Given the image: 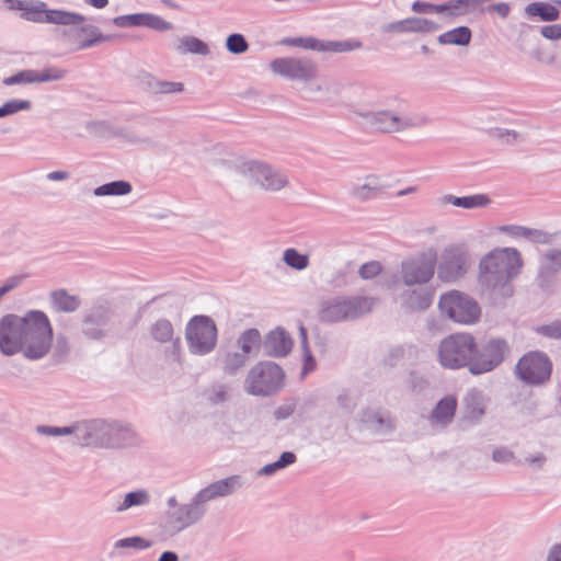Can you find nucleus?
<instances>
[{
  "label": "nucleus",
  "instance_id": "nucleus-1",
  "mask_svg": "<svg viewBox=\"0 0 561 561\" xmlns=\"http://www.w3.org/2000/svg\"><path fill=\"white\" fill-rule=\"evenodd\" d=\"M522 265L520 253L516 249H495L480 261L479 285L494 298H510L514 291L511 283L519 274Z\"/></svg>",
  "mask_w": 561,
  "mask_h": 561
},
{
  "label": "nucleus",
  "instance_id": "nucleus-2",
  "mask_svg": "<svg viewBox=\"0 0 561 561\" xmlns=\"http://www.w3.org/2000/svg\"><path fill=\"white\" fill-rule=\"evenodd\" d=\"M75 444L102 449L125 448L137 444V435L127 423L89 419L75 422Z\"/></svg>",
  "mask_w": 561,
  "mask_h": 561
},
{
  "label": "nucleus",
  "instance_id": "nucleus-3",
  "mask_svg": "<svg viewBox=\"0 0 561 561\" xmlns=\"http://www.w3.org/2000/svg\"><path fill=\"white\" fill-rule=\"evenodd\" d=\"M53 336V327L47 314L41 310H30L19 353L30 360H39L49 353Z\"/></svg>",
  "mask_w": 561,
  "mask_h": 561
},
{
  "label": "nucleus",
  "instance_id": "nucleus-4",
  "mask_svg": "<svg viewBox=\"0 0 561 561\" xmlns=\"http://www.w3.org/2000/svg\"><path fill=\"white\" fill-rule=\"evenodd\" d=\"M285 385L283 368L271 360L256 363L247 374L244 391L255 397H271L279 392Z\"/></svg>",
  "mask_w": 561,
  "mask_h": 561
},
{
  "label": "nucleus",
  "instance_id": "nucleus-5",
  "mask_svg": "<svg viewBox=\"0 0 561 561\" xmlns=\"http://www.w3.org/2000/svg\"><path fill=\"white\" fill-rule=\"evenodd\" d=\"M373 308V300L367 297H335L321 302L319 320L325 323L352 321Z\"/></svg>",
  "mask_w": 561,
  "mask_h": 561
},
{
  "label": "nucleus",
  "instance_id": "nucleus-6",
  "mask_svg": "<svg viewBox=\"0 0 561 561\" xmlns=\"http://www.w3.org/2000/svg\"><path fill=\"white\" fill-rule=\"evenodd\" d=\"M359 115L373 129L385 134L421 128L432 123V119L424 114L407 116L390 110L364 112Z\"/></svg>",
  "mask_w": 561,
  "mask_h": 561
},
{
  "label": "nucleus",
  "instance_id": "nucleus-7",
  "mask_svg": "<svg viewBox=\"0 0 561 561\" xmlns=\"http://www.w3.org/2000/svg\"><path fill=\"white\" fill-rule=\"evenodd\" d=\"M476 351V340L469 333H456L445 337L438 347L442 366L458 369L470 366Z\"/></svg>",
  "mask_w": 561,
  "mask_h": 561
},
{
  "label": "nucleus",
  "instance_id": "nucleus-8",
  "mask_svg": "<svg viewBox=\"0 0 561 561\" xmlns=\"http://www.w3.org/2000/svg\"><path fill=\"white\" fill-rule=\"evenodd\" d=\"M217 325L210 317L194 316L185 328L188 351L198 356L211 353L217 344Z\"/></svg>",
  "mask_w": 561,
  "mask_h": 561
},
{
  "label": "nucleus",
  "instance_id": "nucleus-9",
  "mask_svg": "<svg viewBox=\"0 0 561 561\" xmlns=\"http://www.w3.org/2000/svg\"><path fill=\"white\" fill-rule=\"evenodd\" d=\"M438 308L448 319L462 324L476 323L481 314L479 304L469 295L458 290L443 294Z\"/></svg>",
  "mask_w": 561,
  "mask_h": 561
},
{
  "label": "nucleus",
  "instance_id": "nucleus-10",
  "mask_svg": "<svg viewBox=\"0 0 561 561\" xmlns=\"http://www.w3.org/2000/svg\"><path fill=\"white\" fill-rule=\"evenodd\" d=\"M514 373L525 385L541 386L550 379L552 363L543 352H528L519 358Z\"/></svg>",
  "mask_w": 561,
  "mask_h": 561
},
{
  "label": "nucleus",
  "instance_id": "nucleus-11",
  "mask_svg": "<svg viewBox=\"0 0 561 561\" xmlns=\"http://www.w3.org/2000/svg\"><path fill=\"white\" fill-rule=\"evenodd\" d=\"M510 352L511 348L506 340L502 337L489 339L480 347L476 345L469 371L472 375L490 373L504 362Z\"/></svg>",
  "mask_w": 561,
  "mask_h": 561
},
{
  "label": "nucleus",
  "instance_id": "nucleus-12",
  "mask_svg": "<svg viewBox=\"0 0 561 561\" xmlns=\"http://www.w3.org/2000/svg\"><path fill=\"white\" fill-rule=\"evenodd\" d=\"M207 506L195 494L188 503L164 513V528L168 534L176 535L198 524L206 515Z\"/></svg>",
  "mask_w": 561,
  "mask_h": 561
},
{
  "label": "nucleus",
  "instance_id": "nucleus-13",
  "mask_svg": "<svg viewBox=\"0 0 561 561\" xmlns=\"http://www.w3.org/2000/svg\"><path fill=\"white\" fill-rule=\"evenodd\" d=\"M437 254L430 250L416 257L402 262L401 279L408 287L426 285L434 276Z\"/></svg>",
  "mask_w": 561,
  "mask_h": 561
},
{
  "label": "nucleus",
  "instance_id": "nucleus-14",
  "mask_svg": "<svg viewBox=\"0 0 561 561\" xmlns=\"http://www.w3.org/2000/svg\"><path fill=\"white\" fill-rule=\"evenodd\" d=\"M241 173L254 184L271 192H277L289 183L287 175L280 170L259 161H249L241 165Z\"/></svg>",
  "mask_w": 561,
  "mask_h": 561
},
{
  "label": "nucleus",
  "instance_id": "nucleus-15",
  "mask_svg": "<svg viewBox=\"0 0 561 561\" xmlns=\"http://www.w3.org/2000/svg\"><path fill=\"white\" fill-rule=\"evenodd\" d=\"M271 70L288 80L310 82L318 76V67L309 58L280 57L272 60Z\"/></svg>",
  "mask_w": 561,
  "mask_h": 561
},
{
  "label": "nucleus",
  "instance_id": "nucleus-16",
  "mask_svg": "<svg viewBox=\"0 0 561 561\" xmlns=\"http://www.w3.org/2000/svg\"><path fill=\"white\" fill-rule=\"evenodd\" d=\"M28 311L23 316L8 313L0 319V352L5 356L19 354Z\"/></svg>",
  "mask_w": 561,
  "mask_h": 561
},
{
  "label": "nucleus",
  "instance_id": "nucleus-17",
  "mask_svg": "<svg viewBox=\"0 0 561 561\" xmlns=\"http://www.w3.org/2000/svg\"><path fill=\"white\" fill-rule=\"evenodd\" d=\"M21 19L34 23L75 24L83 21L82 14L65 10H50L39 0H30Z\"/></svg>",
  "mask_w": 561,
  "mask_h": 561
},
{
  "label": "nucleus",
  "instance_id": "nucleus-18",
  "mask_svg": "<svg viewBox=\"0 0 561 561\" xmlns=\"http://www.w3.org/2000/svg\"><path fill=\"white\" fill-rule=\"evenodd\" d=\"M470 265L469 254L460 247L444 250L437 266V277L442 282L453 283L462 277Z\"/></svg>",
  "mask_w": 561,
  "mask_h": 561
},
{
  "label": "nucleus",
  "instance_id": "nucleus-19",
  "mask_svg": "<svg viewBox=\"0 0 561 561\" xmlns=\"http://www.w3.org/2000/svg\"><path fill=\"white\" fill-rule=\"evenodd\" d=\"M489 398L482 390L469 389L462 398L460 422L470 426L478 425L486 413Z\"/></svg>",
  "mask_w": 561,
  "mask_h": 561
},
{
  "label": "nucleus",
  "instance_id": "nucleus-20",
  "mask_svg": "<svg viewBox=\"0 0 561 561\" xmlns=\"http://www.w3.org/2000/svg\"><path fill=\"white\" fill-rule=\"evenodd\" d=\"M83 21L75 24H62L64 26H70V28L64 31V35L68 38L79 42L80 49H87L98 45L99 43L110 41L111 35H103L99 27L87 23L88 18L82 15Z\"/></svg>",
  "mask_w": 561,
  "mask_h": 561
},
{
  "label": "nucleus",
  "instance_id": "nucleus-21",
  "mask_svg": "<svg viewBox=\"0 0 561 561\" xmlns=\"http://www.w3.org/2000/svg\"><path fill=\"white\" fill-rule=\"evenodd\" d=\"M149 333L152 340L159 344L171 343V347L167 351V355L176 363L181 362V337L174 335V328L170 320L165 318L158 319L150 325Z\"/></svg>",
  "mask_w": 561,
  "mask_h": 561
},
{
  "label": "nucleus",
  "instance_id": "nucleus-22",
  "mask_svg": "<svg viewBox=\"0 0 561 561\" xmlns=\"http://www.w3.org/2000/svg\"><path fill=\"white\" fill-rule=\"evenodd\" d=\"M440 28L436 22L425 19L411 16L403 20L390 22L381 26V31L388 34L405 33H434Z\"/></svg>",
  "mask_w": 561,
  "mask_h": 561
},
{
  "label": "nucleus",
  "instance_id": "nucleus-23",
  "mask_svg": "<svg viewBox=\"0 0 561 561\" xmlns=\"http://www.w3.org/2000/svg\"><path fill=\"white\" fill-rule=\"evenodd\" d=\"M294 342L290 334L282 327L270 331L263 339V354L268 357H286L293 348Z\"/></svg>",
  "mask_w": 561,
  "mask_h": 561
},
{
  "label": "nucleus",
  "instance_id": "nucleus-24",
  "mask_svg": "<svg viewBox=\"0 0 561 561\" xmlns=\"http://www.w3.org/2000/svg\"><path fill=\"white\" fill-rule=\"evenodd\" d=\"M435 289L431 286L409 288L400 295L401 307L409 312H421L428 309L434 300Z\"/></svg>",
  "mask_w": 561,
  "mask_h": 561
},
{
  "label": "nucleus",
  "instance_id": "nucleus-25",
  "mask_svg": "<svg viewBox=\"0 0 561 561\" xmlns=\"http://www.w3.org/2000/svg\"><path fill=\"white\" fill-rule=\"evenodd\" d=\"M113 24L122 28L135 26H146L154 31H169L172 28L170 22L152 13L119 15L113 19Z\"/></svg>",
  "mask_w": 561,
  "mask_h": 561
},
{
  "label": "nucleus",
  "instance_id": "nucleus-26",
  "mask_svg": "<svg viewBox=\"0 0 561 561\" xmlns=\"http://www.w3.org/2000/svg\"><path fill=\"white\" fill-rule=\"evenodd\" d=\"M242 484L243 481L240 476H230L208 484L207 486L199 490L196 494L204 503V505L207 506V503L213 500L231 495L238 489H240Z\"/></svg>",
  "mask_w": 561,
  "mask_h": 561
},
{
  "label": "nucleus",
  "instance_id": "nucleus-27",
  "mask_svg": "<svg viewBox=\"0 0 561 561\" xmlns=\"http://www.w3.org/2000/svg\"><path fill=\"white\" fill-rule=\"evenodd\" d=\"M360 47V43L346 41H322L312 36L306 37L305 49L314 51L344 53Z\"/></svg>",
  "mask_w": 561,
  "mask_h": 561
},
{
  "label": "nucleus",
  "instance_id": "nucleus-28",
  "mask_svg": "<svg viewBox=\"0 0 561 561\" xmlns=\"http://www.w3.org/2000/svg\"><path fill=\"white\" fill-rule=\"evenodd\" d=\"M458 402L455 396H446L440 399L431 413L434 423L446 426L451 423L456 414Z\"/></svg>",
  "mask_w": 561,
  "mask_h": 561
},
{
  "label": "nucleus",
  "instance_id": "nucleus-29",
  "mask_svg": "<svg viewBox=\"0 0 561 561\" xmlns=\"http://www.w3.org/2000/svg\"><path fill=\"white\" fill-rule=\"evenodd\" d=\"M51 308L56 312L71 313L81 306L79 296L70 295L66 289H56L49 294Z\"/></svg>",
  "mask_w": 561,
  "mask_h": 561
},
{
  "label": "nucleus",
  "instance_id": "nucleus-30",
  "mask_svg": "<svg viewBox=\"0 0 561 561\" xmlns=\"http://www.w3.org/2000/svg\"><path fill=\"white\" fill-rule=\"evenodd\" d=\"M151 502L150 493L145 489H138L131 492H128L124 495L123 500L117 503L114 508V512L117 514L137 510L140 507L148 506Z\"/></svg>",
  "mask_w": 561,
  "mask_h": 561
},
{
  "label": "nucleus",
  "instance_id": "nucleus-31",
  "mask_svg": "<svg viewBox=\"0 0 561 561\" xmlns=\"http://www.w3.org/2000/svg\"><path fill=\"white\" fill-rule=\"evenodd\" d=\"M443 204H450L465 209L484 208L491 204V198L486 194H474L468 196H455L446 194L440 198Z\"/></svg>",
  "mask_w": 561,
  "mask_h": 561
},
{
  "label": "nucleus",
  "instance_id": "nucleus-32",
  "mask_svg": "<svg viewBox=\"0 0 561 561\" xmlns=\"http://www.w3.org/2000/svg\"><path fill=\"white\" fill-rule=\"evenodd\" d=\"M524 12L527 18H538L543 22H554L560 18V10L552 3L543 1L528 3Z\"/></svg>",
  "mask_w": 561,
  "mask_h": 561
},
{
  "label": "nucleus",
  "instance_id": "nucleus-33",
  "mask_svg": "<svg viewBox=\"0 0 561 561\" xmlns=\"http://www.w3.org/2000/svg\"><path fill=\"white\" fill-rule=\"evenodd\" d=\"M472 38V32L468 26H457L437 37L440 45L468 46Z\"/></svg>",
  "mask_w": 561,
  "mask_h": 561
},
{
  "label": "nucleus",
  "instance_id": "nucleus-34",
  "mask_svg": "<svg viewBox=\"0 0 561 561\" xmlns=\"http://www.w3.org/2000/svg\"><path fill=\"white\" fill-rule=\"evenodd\" d=\"M145 85L147 91L152 94H173L184 90L181 82L159 80L152 76L146 77Z\"/></svg>",
  "mask_w": 561,
  "mask_h": 561
},
{
  "label": "nucleus",
  "instance_id": "nucleus-35",
  "mask_svg": "<svg viewBox=\"0 0 561 561\" xmlns=\"http://www.w3.org/2000/svg\"><path fill=\"white\" fill-rule=\"evenodd\" d=\"M262 336L257 329L251 328L243 331L237 339V345L240 352L250 357V354L260 347H262Z\"/></svg>",
  "mask_w": 561,
  "mask_h": 561
},
{
  "label": "nucleus",
  "instance_id": "nucleus-36",
  "mask_svg": "<svg viewBox=\"0 0 561 561\" xmlns=\"http://www.w3.org/2000/svg\"><path fill=\"white\" fill-rule=\"evenodd\" d=\"M133 186L124 180H116L102 184L93 190L95 196H123L131 192Z\"/></svg>",
  "mask_w": 561,
  "mask_h": 561
},
{
  "label": "nucleus",
  "instance_id": "nucleus-37",
  "mask_svg": "<svg viewBox=\"0 0 561 561\" xmlns=\"http://www.w3.org/2000/svg\"><path fill=\"white\" fill-rule=\"evenodd\" d=\"M230 386L224 382L213 383L205 391V397L210 405H224L230 400Z\"/></svg>",
  "mask_w": 561,
  "mask_h": 561
},
{
  "label": "nucleus",
  "instance_id": "nucleus-38",
  "mask_svg": "<svg viewBox=\"0 0 561 561\" xmlns=\"http://www.w3.org/2000/svg\"><path fill=\"white\" fill-rule=\"evenodd\" d=\"M113 316V310L107 304H96L82 316L94 324L106 328Z\"/></svg>",
  "mask_w": 561,
  "mask_h": 561
},
{
  "label": "nucleus",
  "instance_id": "nucleus-39",
  "mask_svg": "<svg viewBox=\"0 0 561 561\" xmlns=\"http://www.w3.org/2000/svg\"><path fill=\"white\" fill-rule=\"evenodd\" d=\"M249 358L240 351L227 352L222 358V370L226 375L234 376L242 369Z\"/></svg>",
  "mask_w": 561,
  "mask_h": 561
},
{
  "label": "nucleus",
  "instance_id": "nucleus-40",
  "mask_svg": "<svg viewBox=\"0 0 561 561\" xmlns=\"http://www.w3.org/2000/svg\"><path fill=\"white\" fill-rule=\"evenodd\" d=\"M176 49L181 54L191 53L202 56H207L209 54L208 45L195 36H184L181 38Z\"/></svg>",
  "mask_w": 561,
  "mask_h": 561
},
{
  "label": "nucleus",
  "instance_id": "nucleus-41",
  "mask_svg": "<svg viewBox=\"0 0 561 561\" xmlns=\"http://www.w3.org/2000/svg\"><path fill=\"white\" fill-rule=\"evenodd\" d=\"M543 262L539 271V277L543 278L545 275H551L561 270V250L551 249L543 254Z\"/></svg>",
  "mask_w": 561,
  "mask_h": 561
},
{
  "label": "nucleus",
  "instance_id": "nucleus-42",
  "mask_svg": "<svg viewBox=\"0 0 561 561\" xmlns=\"http://www.w3.org/2000/svg\"><path fill=\"white\" fill-rule=\"evenodd\" d=\"M296 455L293 451H284L280 454L279 458L271 463L265 465L259 471L261 476H272L277 471L293 465L296 462Z\"/></svg>",
  "mask_w": 561,
  "mask_h": 561
},
{
  "label": "nucleus",
  "instance_id": "nucleus-43",
  "mask_svg": "<svg viewBox=\"0 0 561 561\" xmlns=\"http://www.w3.org/2000/svg\"><path fill=\"white\" fill-rule=\"evenodd\" d=\"M283 261L287 266L296 271H302L309 266V255L302 254L294 248L284 251Z\"/></svg>",
  "mask_w": 561,
  "mask_h": 561
},
{
  "label": "nucleus",
  "instance_id": "nucleus-44",
  "mask_svg": "<svg viewBox=\"0 0 561 561\" xmlns=\"http://www.w3.org/2000/svg\"><path fill=\"white\" fill-rule=\"evenodd\" d=\"M380 191L381 187L378 183V178L370 175L363 185L353 190V195L360 201H366L377 195Z\"/></svg>",
  "mask_w": 561,
  "mask_h": 561
},
{
  "label": "nucleus",
  "instance_id": "nucleus-45",
  "mask_svg": "<svg viewBox=\"0 0 561 561\" xmlns=\"http://www.w3.org/2000/svg\"><path fill=\"white\" fill-rule=\"evenodd\" d=\"M67 70L59 67H47L42 71L33 70V83L51 82L62 80Z\"/></svg>",
  "mask_w": 561,
  "mask_h": 561
},
{
  "label": "nucleus",
  "instance_id": "nucleus-46",
  "mask_svg": "<svg viewBox=\"0 0 561 561\" xmlns=\"http://www.w3.org/2000/svg\"><path fill=\"white\" fill-rule=\"evenodd\" d=\"M32 102L22 99H11L0 106V118L12 116L22 111H30Z\"/></svg>",
  "mask_w": 561,
  "mask_h": 561
},
{
  "label": "nucleus",
  "instance_id": "nucleus-47",
  "mask_svg": "<svg viewBox=\"0 0 561 561\" xmlns=\"http://www.w3.org/2000/svg\"><path fill=\"white\" fill-rule=\"evenodd\" d=\"M152 547V541L140 537L133 536L118 539L114 542V549H135V550H146Z\"/></svg>",
  "mask_w": 561,
  "mask_h": 561
},
{
  "label": "nucleus",
  "instance_id": "nucleus-48",
  "mask_svg": "<svg viewBox=\"0 0 561 561\" xmlns=\"http://www.w3.org/2000/svg\"><path fill=\"white\" fill-rule=\"evenodd\" d=\"M81 333L85 339L90 341H102L107 336L108 331L106 328H102L99 324H94L82 317Z\"/></svg>",
  "mask_w": 561,
  "mask_h": 561
},
{
  "label": "nucleus",
  "instance_id": "nucleus-49",
  "mask_svg": "<svg viewBox=\"0 0 561 561\" xmlns=\"http://www.w3.org/2000/svg\"><path fill=\"white\" fill-rule=\"evenodd\" d=\"M36 433L45 436H68L75 440V422L68 426L37 425Z\"/></svg>",
  "mask_w": 561,
  "mask_h": 561
},
{
  "label": "nucleus",
  "instance_id": "nucleus-50",
  "mask_svg": "<svg viewBox=\"0 0 561 561\" xmlns=\"http://www.w3.org/2000/svg\"><path fill=\"white\" fill-rule=\"evenodd\" d=\"M226 48L230 54L240 55L248 50L249 44L242 34L233 33L226 38Z\"/></svg>",
  "mask_w": 561,
  "mask_h": 561
},
{
  "label": "nucleus",
  "instance_id": "nucleus-51",
  "mask_svg": "<svg viewBox=\"0 0 561 561\" xmlns=\"http://www.w3.org/2000/svg\"><path fill=\"white\" fill-rule=\"evenodd\" d=\"M125 139L131 144L141 146L147 149H159L160 144L154 138L150 136H141L135 131H128L125 134Z\"/></svg>",
  "mask_w": 561,
  "mask_h": 561
},
{
  "label": "nucleus",
  "instance_id": "nucleus-52",
  "mask_svg": "<svg viewBox=\"0 0 561 561\" xmlns=\"http://www.w3.org/2000/svg\"><path fill=\"white\" fill-rule=\"evenodd\" d=\"M2 83L8 87L15 84L33 83V70H21L10 77L4 78Z\"/></svg>",
  "mask_w": 561,
  "mask_h": 561
},
{
  "label": "nucleus",
  "instance_id": "nucleus-53",
  "mask_svg": "<svg viewBox=\"0 0 561 561\" xmlns=\"http://www.w3.org/2000/svg\"><path fill=\"white\" fill-rule=\"evenodd\" d=\"M381 272L380 263L371 261L363 264L359 267L358 274L363 279H370L377 276Z\"/></svg>",
  "mask_w": 561,
  "mask_h": 561
},
{
  "label": "nucleus",
  "instance_id": "nucleus-54",
  "mask_svg": "<svg viewBox=\"0 0 561 561\" xmlns=\"http://www.w3.org/2000/svg\"><path fill=\"white\" fill-rule=\"evenodd\" d=\"M547 461V457L542 453H537L525 457L523 463L528 465L534 470H541ZM517 465H522L520 460L516 461Z\"/></svg>",
  "mask_w": 561,
  "mask_h": 561
},
{
  "label": "nucleus",
  "instance_id": "nucleus-55",
  "mask_svg": "<svg viewBox=\"0 0 561 561\" xmlns=\"http://www.w3.org/2000/svg\"><path fill=\"white\" fill-rule=\"evenodd\" d=\"M492 459L499 463H507L515 460V455L507 447H499L493 450Z\"/></svg>",
  "mask_w": 561,
  "mask_h": 561
},
{
  "label": "nucleus",
  "instance_id": "nucleus-56",
  "mask_svg": "<svg viewBox=\"0 0 561 561\" xmlns=\"http://www.w3.org/2000/svg\"><path fill=\"white\" fill-rule=\"evenodd\" d=\"M537 332L550 339H561V322H553L537 328Z\"/></svg>",
  "mask_w": 561,
  "mask_h": 561
},
{
  "label": "nucleus",
  "instance_id": "nucleus-57",
  "mask_svg": "<svg viewBox=\"0 0 561 561\" xmlns=\"http://www.w3.org/2000/svg\"><path fill=\"white\" fill-rule=\"evenodd\" d=\"M527 240L534 243L548 244L552 241V234L540 229L530 228Z\"/></svg>",
  "mask_w": 561,
  "mask_h": 561
},
{
  "label": "nucleus",
  "instance_id": "nucleus-58",
  "mask_svg": "<svg viewBox=\"0 0 561 561\" xmlns=\"http://www.w3.org/2000/svg\"><path fill=\"white\" fill-rule=\"evenodd\" d=\"M448 2V18L455 19L466 14L465 0H449Z\"/></svg>",
  "mask_w": 561,
  "mask_h": 561
},
{
  "label": "nucleus",
  "instance_id": "nucleus-59",
  "mask_svg": "<svg viewBox=\"0 0 561 561\" xmlns=\"http://www.w3.org/2000/svg\"><path fill=\"white\" fill-rule=\"evenodd\" d=\"M501 230L514 238L528 239V233H529L530 228H527L524 226H517V225H510V226H503L501 228Z\"/></svg>",
  "mask_w": 561,
  "mask_h": 561
},
{
  "label": "nucleus",
  "instance_id": "nucleus-60",
  "mask_svg": "<svg viewBox=\"0 0 561 561\" xmlns=\"http://www.w3.org/2000/svg\"><path fill=\"white\" fill-rule=\"evenodd\" d=\"M540 34L550 41H557L561 38V24L545 25L540 28Z\"/></svg>",
  "mask_w": 561,
  "mask_h": 561
},
{
  "label": "nucleus",
  "instance_id": "nucleus-61",
  "mask_svg": "<svg viewBox=\"0 0 561 561\" xmlns=\"http://www.w3.org/2000/svg\"><path fill=\"white\" fill-rule=\"evenodd\" d=\"M302 355H304V366H302V370H301V376H306L308 375L309 373L313 371L314 368H316V359L310 351L309 347H306L305 350H302Z\"/></svg>",
  "mask_w": 561,
  "mask_h": 561
},
{
  "label": "nucleus",
  "instance_id": "nucleus-62",
  "mask_svg": "<svg viewBox=\"0 0 561 561\" xmlns=\"http://www.w3.org/2000/svg\"><path fill=\"white\" fill-rule=\"evenodd\" d=\"M488 12H495L502 19H506L511 12V5L506 2L494 3L486 5Z\"/></svg>",
  "mask_w": 561,
  "mask_h": 561
},
{
  "label": "nucleus",
  "instance_id": "nucleus-63",
  "mask_svg": "<svg viewBox=\"0 0 561 561\" xmlns=\"http://www.w3.org/2000/svg\"><path fill=\"white\" fill-rule=\"evenodd\" d=\"M25 277H26L25 275H13V276H10L9 278H7L3 282V284L1 286L9 294L10 291H12L15 288H18L23 283Z\"/></svg>",
  "mask_w": 561,
  "mask_h": 561
},
{
  "label": "nucleus",
  "instance_id": "nucleus-64",
  "mask_svg": "<svg viewBox=\"0 0 561 561\" xmlns=\"http://www.w3.org/2000/svg\"><path fill=\"white\" fill-rule=\"evenodd\" d=\"M336 400H337V404L341 409H343L346 412L353 411L355 403H354L352 397L346 391H343L342 393H340L337 396Z\"/></svg>",
  "mask_w": 561,
  "mask_h": 561
}]
</instances>
